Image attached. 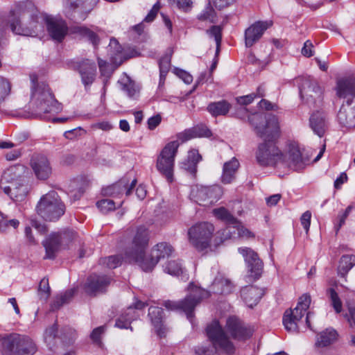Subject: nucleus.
I'll list each match as a JSON object with an SVG mask.
<instances>
[{
  "label": "nucleus",
  "instance_id": "55",
  "mask_svg": "<svg viewBox=\"0 0 355 355\" xmlns=\"http://www.w3.org/2000/svg\"><path fill=\"white\" fill-rule=\"evenodd\" d=\"M174 73L181 78L186 84H190L193 81L192 76L188 72L178 68L174 69Z\"/></svg>",
  "mask_w": 355,
  "mask_h": 355
},
{
  "label": "nucleus",
  "instance_id": "58",
  "mask_svg": "<svg viewBox=\"0 0 355 355\" xmlns=\"http://www.w3.org/2000/svg\"><path fill=\"white\" fill-rule=\"evenodd\" d=\"M160 8V4L159 2H157L154 4L152 9L150 10V12L148 13L145 19H144L146 22H151L153 21L155 17L157 15V12Z\"/></svg>",
  "mask_w": 355,
  "mask_h": 355
},
{
  "label": "nucleus",
  "instance_id": "37",
  "mask_svg": "<svg viewBox=\"0 0 355 355\" xmlns=\"http://www.w3.org/2000/svg\"><path fill=\"white\" fill-rule=\"evenodd\" d=\"M230 104L225 101L211 103L207 106L208 112L214 116L225 115L230 109Z\"/></svg>",
  "mask_w": 355,
  "mask_h": 355
},
{
  "label": "nucleus",
  "instance_id": "26",
  "mask_svg": "<svg viewBox=\"0 0 355 355\" xmlns=\"http://www.w3.org/2000/svg\"><path fill=\"white\" fill-rule=\"evenodd\" d=\"M336 96L340 98L347 100L355 98V80L343 78L337 81L336 87Z\"/></svg>",
  "mask_w": 355,
  "mask_h": 355
},
{
  "label": "nucleus",
  "instance_id": "9",
  "mask_svg": "<svg viewBox=\"0 0 355 355\" xmlns=\"http://www.w3.org/2000/svg\"><path fill=\"white\" fill-rule=\"evenodd\" d=\"M37 213L46 220H55L65 211V205L58 193L51 191L40 198L36 207Z\"/></svg>",
  "mask_w": 355,
  "mask_h": 355
},
{
  "label": "nucleus",
  "instance_id": "59",
  "mask_svg": "<svg viewBox=\"0 0 355 355\" xmlns=\"http://www.w3.org/2000/svg\"><path fill=\"white\" fill-rule=\"evenodd\" d=\"M159 71L168 72L171 67V58L168 55L162 57L159 62Z\"/></svg>",
  "mask_w": 355,
  "mask_h": 355
},
{
  "label": "nucleus",
  "instance_id": "19",
  "mask_svg": "<svg viewBox=\"0 0 355 355\" xmlns=\"http://www.w3.org/2000/svg\"><path fill=\"white\" fill-rule=\"evenodd\" d=\"M31 166L35 176L40 180H46L52 173L50 162L43 155H33L31 159Z\"/></svg>",
  "mask_w": 355,
  "mask_h": 355
},
{
  "label": "nucleus",
  "instance_id": "13",
  "mask_svg": "<svg viewBox=\"0 0 355 355\" xmlns=\"http://www.w3.org/2000/svg\"><path fill=\"white\" fill-rule=\"evenodd\" d=\"M223 193V188L219 185H196L191 188L190 198L200 205L207 206L217 202Z\"/></svg>",
  "mask_w": 355,
  "mask_h": 355
},
{
  "label": "nucleus",
  "instance_id": "49",
  "mask_svg": "<svg viewBox=\"0 0 355 355\" xmlns=\"http://www.w3.org/2000/svg\"><path fill=\"white\" fill-rule=\"evenodd\" d=\"M101 263L105 265L107 268L113 269L121 265V259L117 255H113L102 259Z\"/></svg>",
  "mask_w": 355,
  "mask_h": 355
},
{
  "label": "nucleus",
  "instance_id": "57",
  "mask_svg": "<svg viewBox=\"0 0 355 355\" xmlns=\"http://www.w3.org/2000/svg\"><path fill=\"white\" fill-rule=\"evenodd\" d=\"M311 213L310 211H305L301 216V224L305 230L306 234L308 233L311 225Z\"/></svg>",
  "mask_w": 355,
  "mask_h": 355
},
{
  "label": "nucleus",
  "instance_id": "7",
  "mask_svg": "<svg viewBox=\"0 0 355 355\" xmlns=\"http://www.w3.org/2000/svg\"><path fill=\"white\" fill-rule=\"evenodd\" d=\"M36 351L35 342L26 335L11 334L2 341L3 355H33Z\"/></svg>",
  "mask_w": 355,
  "mask_h": 355
},
{
  "label": "nucleus",
  "instance_id": "32",
  "mask_svg": "<svg viewBox=\"0 0 355 355\" xmlns=\"http://www.w3.org/2000/svg\"><path fill=\"white\" fill-rule=\"evenodd\" d=\"M264 295V291L257 286H245V305L250 309H253L257 305Z\"/></svg>",
  "mask_w": 355,
  "mask_h": 355
},
{
  "label": "nucleus",
  "instance_id": "3",
  "mask_svg": "<svg viewBox=\"0 0 355 355\" xmlns=\"http://www.w3.org/2000/svg\"><path fill=\"white\" fill-rule=\"evenodd\" d=\"M215 227L209 222H198L190 227L187 232L189 243L198 251H203L211 245L215 236ZM235 227H227L216 234L222 243L227 239L235 238Z\"/></svg>",
  "mask_w": 355,
  "mask_h": 355
},
{
  "label": "nucleus",
  "instance_id": "33",
  "mask_svg": "<svg viewBox=\"0 0 355 355\" xmlns=\"http://www.w3.org/2000/svg\"><path fill=\"white\" fill-rule=\"evenodd\" d=\"M310 125L313 132L320 137H322L325 132V117L320 112L313 113L310 117Z\"/></svg>",
  "mask_w": 355,
  "mask_h": 355
},
{
  "label": "nucleus",
  "instance_id": "47",
  "mask_svg": "<svg viewBox=\"0 0 355 355\" xmlns=\"http://www.w3.org/2000/svg\"><path fill=\"white\" fill-rule=\"evenodd\" d=\"M97 207L104 214L115 209V202L110 199H103L96 202Z\"/></svg>",
  "mask_w": 355,
  "mask_h": 355
},
{
  "label": "nucleus",
  "instance_id": "22",
  "mask_svg": "<svg viewBox=\"0 0 355 355\" xmlns=\"http://www.w3.org/2000/svg\"><path fill=\"white\" fill-rule=\"evenodd\" d=\"M345 102L338 113V121L343 127L352 129L355 128V107H351L352 98H348Z\"/></svg>",
  "mask_w": 355,
  "mask_h": 355
},
{
  "label": "nucleus",
  "instance_id": "12",
  "mask_svg": "<svg viewBox=\"0 0 355 355\" xmlns=\"http://www.w3.org/2000/svg\"><path fill=\"white\" fill-rule=\"evenodd\" d=\"M311 304V296L308 294L302 295L294 309L286 310L283 317V324L288 331L298 330V322L301 320Z\"/></svg>",
  "mask_w": 355,
  "mask_h": 355
},
{
  "label": "nucleus",
  "instance_id": "51",
  "mask_svg": "<svg viewBox=\"0 0 355 355\" xmlns=\"http://www.w3.org/2000/svg\"><path fill=\"white\" fill-rule=\"evenodd\" d=\"M39 295L41 298L46 300L50 295L49 279L43 278L39 284Z\"/></svg>",
  "mask_w": 355,
  "mask_h": 355
},
{
  "label": "nucleus",
  "instance_id": "40",
  "mask_svg": "<svg viewBox=\"0 0 355 355\" xmlns=\"http://www.w3.org/2000/svg\"><path fill=\"white\" fill-rule=\"evenodd\" d=\"M227 329L229 333L234 338H239L243 336V329L241 322L236 317H230L227 320Z\"/></svg>",
  "mask_w": 355,
  "mask_h": 355
},
{
  "label": "nucleus",
  "instance_id": "29",
  "mask_svg": "<svg viewBox=\"0 0 355 355\" xmlns=\"http://www.w3.org/2000/svg\"><path fill=\"white\" fill-rule=\"evenodd\" d=\"M209 136H211L210 130L205 125H200L184 130L178 134V137L182 141H185L195 137H208Z\"/></svg>",
  "mask_w": 355,
  "mask_h": 355
},
{
  "label": "nucleus",
  "instance_id": "16",
  "mask_svg": "<svg viewBox=\"0 0 355 355\" xmlns=\"http://www.w3.org/2000/svg\"><path fill=\"white\" fill-rule=\"evenodd\" d=\"M73 68L79 73L85 89L86 90L89 89L96 77L95 62L89 59H82L75 62Z\"/></svg>",
  "mask_w": 355,
  "mask_h": 355
},
{
  "label": "nucleus",
  "instance_id": "28",
  "mask_svg": "<svg viewBox=\"0 0 355 355\" xmlns=\"http://www.w3.org/2000/svg\"><path fill=\"white\" fill-rule=\"evenodd\" d=\"M62 236L59 233L51 234L43 241V245L46 250L45 259H54L56 252L60 248Z\"/></svg>",
  "mask_w": 355,
  "mask_h": 355
},
{
  "label": "nucleus",
  "instance_id": "31",
  "mask_svg": "<svg viewBox=\"0 0 355 355\" xmlns=\"http://www.w3.org/2000/svg\"><path fill=\"white\" fill-rule=\"evenodd\" d=\"M148 316L156 329L157 334L160 337L164 336L165 331L162 328L163 310L159 307L150 306L148 310Z\"/></svg>",
  "mask_w": 355,
  "mask_h": 355
},
{
  "label": "nucleus",
  "instance_id": "48",
  "mask_svg": "<svg viewBox=\"0 0 355 355\" xmlns=\"http://www.w3.org/2000/svg\"><path fill=\"white\" fill-rule=\"evenodd\" d=\"M79 33L90 41L92 44L96 46L98 43V37L97 35L86 27H80L78 30Z\"/></svg>",
  "mask_w": 355,
  "mask_h": 355
},
{
  "label": "nucleus",
  "instance_id": "54",
  "mask_svg": "<svg viewBox=\"0 0 355 355\" xmlns=\"http://www.w3.org/2000/svg\"><path fill=\"white\" fill-rule=\"evenodd\" d=\"M58 327L55 324H53L50 328L47 329L44 333L45 342L47 344L50 345L51 342L53 340V339H55V338L56 337Z\"/></svg>",
  "mask_w": 355,
  "mask_h": 355
},
{
  "label": "nucleus",
  "instance_id": "18",
  "mask_svg": "<svg viewBox=\"0 0 355 355\" xmlns=\"http://www.w3.org/2000/svg\"><path fill=\"white\" fill-rule=\"evenodd\" d=\"M300 92L302 98L307 103L322 101V89L313 79L304 80L300 88Z\"/></svg>",
  "mask_w": 355,
  "mask_h": 355
},
{
  "label": "nucleus",
  "instance_id": "44",
  "mask_svg": "<svg viewBox=\"0 0 355 355\" xmlns=\"http://www.w3.org/2000/svg\"><path fill=\"white\" fill-rule=\"evenodd\" d=\"M74 292L73 289H70L58 295L52 304L53 309H59L63 304L68 303L73 297Z\"/></svg>",
  "mask_w": 355,
  "mask_h": 355
},
{
  "label": "nucleus",
  "instance_id": "61",
  "mask_svg": "<svg viewBox=\"0 0 355 355\" xmlns=\"http://www.w3.org/2000/svg\"><path fill=\"white\" fill-rule=\"evenodd\" d=\"M313 45L310 40H307L304 42V46L302 49V54L307 58L313 55Z\"/></svg>",
  "mask_w": 355,
  "mask_h": 355
},
{
  "label": "nucleus",
  "instance_id": "5",
  "mask_svg": "<svg viewBox=\"0 0 355 355\" xmlns=\"http://www.w3.org/2000/svg\"><path fill=\"white\" fill-rule=\"evenodd\" d=\"M189 294L183 300L175 302L167 300L164 303L165 308L170 311H183L188 319L193 318V311L200 301L209 296V292L191 283L188 288Z\"/></svg>",
  "mask_w": 355,
  "mask_h": 355
},
{
  "label": "nucleus",
  "instance_id": "64",
  "mask_svg": "<svg viewBox=\"0 0 355 355\" xmlns=\"http://www.w3.org/2000/svg\"><path fill=\"white\" fill-rule=\"evenodd\" d=\"M236 0H212L215 7L218 9H223L232 4Z\"/></svg>",
  "mask_w": 355,
  "mask_h": 355
},
{
  "label": "nucleus",
  "instance_id": "52",
  "mask_svg": "<svg viewBox=\"0 0 355 355\" xmlns=\"http://www.w3.org/2000/svg\"><path fill=\"white\" fill-rule=\"evenodd\" d=\"M19 225V221L17 219H1L0 220V232H6L10 227L16 229Z\"/></svg>",
  "mask_w": 355,
  "mask_h": 355
},
{
  "label": "nucleus",
  "instance_id": "41",
  "mask_svg": "<svg viewBox=\"0 0 355 355\" xmlns=\"http://www.w3.org/2000/svg\"><path fill=\"white\" fill-rule=\"evenodd\" d=\"M212 214L215 218L227 224L236 225L237 223L236 218L223 207L214 209Z\"/></svg>",
  "mask_w": 355,
  "mask_h": 355
},
{
  "label": "nucleus",
  "instance_id": "8",
  "mask_svg": "<svg viewBox=\"0 0 355 355\" xmlns=\"http://www.w3.org/2000/svg\"><path fill=\"white\" fill-rule=\"evenodd\" d=\"M26 8H33L31 1L20 2L17 4V8L12 12V19H10V28L15 34L35 36L37 34L38 27L40 26L37 16L30 15L31 21L29 26H24L21 23L20 16L22 15L23 19H24L28 12L25 10Z\"/></svg>",
  "mask_w": 355,
  "mask_h": 355
},
{
  "label": "nucleus",
  "instance_id": "24",
  "mask_svg": "<svg viewBox=\"0 0 355 355\" xmlns=\"http://www.w3.org/2000/svg\"><path fill=\"white\" fill-rule=\"evenodd\" d=\"M44 20L51 37L58 42L62 41L67 32L65 22L51 17H46Z\"/></svg>",
  "mask_w": 355,
  "mask_h": 355
},
{
  "label": "nucleus",
  "instance_id": "11",
  "mask_svg": "<svg viewBox=\"0 0 355 355\" xmlns=\"http://www.w3.org/2000/svg\"><path fill=\"white\" fill-rule=\"evenodd\" d=\"M180 143L178 140L168 142L162 150L157 159V168L168 182L173 180V166Z\"/></svg>",
  "mask_w": 355,
  "mask_h": 355
},
{
  "label": "nucleus",
  "instance_id": "6",
  "mask_svg": "<svg viewBox=\"0 0 355 355\" xmlns=\"http://www.w3.org/2000/svg\"><path fill=\"white\" fill-rule=\"evenodd\" d=\"M248 121L262 139L268 141L271 138H279L280 127L276 116H267L263 113L256 112L248 116Z\"/></svg>",
  "mask_w": 355,
  "mask_h": 355
},
{
  "label": "nucleus",
  "instance_id": "36",
  "mask_svg": "<svg viewBox=\"0 0 355 355\" xmlns=\"http://www.w3.org/2000/svg\"><path fill=\"white\" fill-rule=\"evenodd\" d=\"M164 270L173 276L181 275V279L186 281L189 279L188 275L184 272L181 264L176 261H170L164 266Z\"/></svg>",
  "mask_w": 355,
  "mask_h": 355
},
{
  "label": "nucleus",
  "instance_id": "45",
  "mask_svg": "<svg viewBox=\"0 0 355 355\" xmlns=\"http://www.w3.org/2000/svg\"><path fill=\"white\" fill-rule=\"evenodd\" d=\"M210 37H214L216 44V53L219 51L222 40V29L219 26H212L207 31Z\"/></svg>",
  "mask_w": 355,
  "mask_h": 355
},
{
  "label": "nucleus",
  "instance_id": "35",
  "mask_svg": "<svg viewBox=\"0 0 355 355\" xmlns=\"http://www.w3.org/2000/svg\"><path fill=\"white\" fill-rule=\"evenodd\" d=\"M122 90L127 96L132 98H136L139 94V87L135 82L131 80L128 77L122 78L119 81Z\"/></svg>",
  "mask_w": 355,
  "mask_h": 355
},
{
  "label": "nucleus",
  "instance_id": "60",
  "mask_svg": "<svg viewBox=\"0 0 355 355\" xmlns=\"http://www.w3.org/2000/svg\"><path fill=\"white\" fill-rule=\"evenodd\" d=\"M349 314H345V317L347 319V321L351 327H355V305L348 304Z\"/></svg>",
  "mask_w": 355,
  "mask_h": 355
},
{
  "label": "nucleus",
  "instance_id": "23",
  "mask_svg": "<svg viewBox=\"0 0 355 355\" xmlns=\"http://www.w3.org/2000/svg\"><path fill=\"white\" fill-rule=\"evenodd\" d=\"M147 305L148 304L141 301L136 302L134 306H129L125 311L120 315L116 321L115 326L120 329L131 328V322L136 320L139 316L137 310L142 309Z\"/></svg>",
  "mask_w": 355,
  "mask_h": 355
},
{
  "label": "nucleus",
  "instance_id": "10",
  "mask_svg": "<svg viewBox=\"0 0 355 355\" xmlns=\"http://www.w3.org/2000/svg\"><path fill=\"white\" fill-rule=\"evenodd\" d=\"M279 138H271L266 141L262 139L256 153V159L257 162L263 166H280L282 159V152L276 146V141Z\"/></svg>",
  "mask_w": 355,
  "mask_h": 355
},
{
  "label": "nucleus",
  "instance_id": "15",
  "mask_svg": "<svg viewBox=\"0 0 355 355\" xmlns=\"http://www.w3.org/2000/svg\"><path fill=\"white\" fill-rule=\"evenodd\" d=\"M263 272V262L257 252L245 248V279L250 282L259 279Z\"/></svg>",
  "mask_w": 355,
  "mask_h": 355
},
{
  "label": "nucleus",
  "instance_id": "14",
  "mask_svg": "<svg viewBox=\"0 0 355 355\" xmlns=\"http://www.w3.org/2000/svg\"><path fill=\"white\" fill-rule=\"evenodd\" d=\"M308 159H305L301 153L297 144L293 142L288 146L287 152L282 153L280 168H291L295 171L302 169Z\"/></svg>",
  "mask_w": 355,
  "mask_h": 355
},
{
  "label": "nucleus",
  "instance_id": "63",
  "mask_svg": "<svg viewBox=\"0 0 355 355\" xmlns=\"http://www.w3.org/2000/svg\"><path fill=\"white\" fill-rule=\"evenodd\" d=\"M104 327H98L93 330L91 334V338L95 343H99L101 334L104 332Z\"/></svg>",
  "mask_w": 355,
  "mask_h": 355
},
{
  "label": "nucleus",
  "instance_id": "21",
  "mask_svg": "<svg viewBox=\"0 0 355 355\" xmlns=\"http://www.w3.org/2000/svg\"><path fill=\"white\" fill-rule=\"evenodd\" d=\"M271 26V21H257L245 29V47H250L257 42Z\"/></svg>",
  "mask_w": 355,
  "mask_h": 355
},
{
  "label": "nucleus",
  "instance_id": "4",
  "mask_svg": "<svg viewBox=\"0 0 355 355\" xmlns=\"http://www.w3.org/2000/svg\"><path fill=\"white\" fill-rule=\"evenodd\" d=\"M207 335L212 342L214 346L205 347H199L196 349V355H218L216 347H219L227 354H231L234 351V347L228 340L222 327L217 320H214L206 329Z\"/></svg>",
  "mask_w": 355,
  "mask_h": 355
},
{
  "label": "nucleus",
  "instance_id": "27",
  "mask_svg": "<svg viewBox=\"0 0 355 355\" xmlns=\"http://www.w3.org/2000/svg\"><path fill=\"white\" fill-rule=\"evenodd\" d=\"M136 180H133L131 184L128 186V181L125 179L121 180L118 182L103 189V194L109 196H117L125 191L126 195L131 193L132 189L135 187Z\"/></svg>",
  "mask_w": 355,
  "mask_h": 355
},
{
  "label": "nucleus",
  "instance_id": "39",
  "mask_svg": "<svg viewBox=\"0 0 355 355\" xmlns=\"http://www.w3.org/2000/svg\"><path fill=\"white\" fill-rule=\"evenodd\" d=\"M355 265V255L346 254L342 256L338 268V273L344 277Z\"/></svg>",
  "mask_w": 355,
  "mask_h": 355
},
{
  "label": "nucleus",
  "instance_id": "56",
  "mask_svg": "<svg viewBox=\"0 0 355 355\" xmlns=\"http://www.w3.org/2000/svg\"><path fill=\"white\" fill-rule=\"evenodd\" d=\"M259 105L260 108L267 111H277L279 109V107L277 104L272 103L266 99L261 100L259 103Z\"/></svg>",
  "mask_w": 355,
  "mask_h": 355
},
{
  "label": "nucleus",
  "instance_id": "2",
  "mask_svg": "<svg viewBox=\"0 0 355 355\" xmlns=\"http://www.w3.org/2000/svg\"><path fill=\"white\" fill-rule=\"evenodd\" d=\"M30 77L33 83L30 107L36 117L49 121L51 118L46 114H58L62 110V105L47 85L42 83L35 85L37 76L31 74Z\"/></svg>",
  "mask_w": 355,
  "mask_h": 355
},
{
  "label": "nucleus",
  "instance_id": "42",
  "mask_svg": "<svg viewBox=\"0 0 355 355\" xmlns=\"http://www.w3.org/2000/svg\"><path fill=\"white\" fill-rule=\"evenodd\" d=\"M198 19L202 21L215 23L216 21V13L209 2L202 12L198 15Z\"/></svg>",
  "mask_w": 355,
  "mask_h": 355
},
{
  "label": "nucleus",
  "instance_id": "30",
  "mask_svg": "<svg viewBox=\"0 0 355 355\" xmlns=\"http://www.w3.org/2000/svg\"><path fill=\"white\" fill-rule=\"evenodd\" d=\"M201 159L202 157L198 150L192 149L189 151L187 159L182 162L181 167L195 176L197 172V164Z\"/></svg>",
  "mask_w": 355,
  "mask_h": 355
},
{
  "label": "nucleus",
  "instance_id": "17",
  "mask_svg": "<svg viewBox=\"0 0 355 355\" xmlns=\"http://www.w3.org/2000/svg\"><path fill=\"white\" fill-rule=\"evenodd\" d=\"M9 174L5 173L1 180V188L5 193L10 197L14 201H22L27 194V187L20 180H15L9 183V185L3 186V181H8Z\"/></svg>",
  "mask_w": 355,
  "mask_h": 355
},
{
  "label": "nucleus",
  "instance_id": "20",
  "mask_svg": "<svg viewBox=\"0 0 355 355\" xmlns=\"http://www.w3.org/2000/svg\"><path fill=\"white\" fill-rule=\"evenodd\" d=\"M110 277L105 275L93 274L90 275L85 284L86 292L90 295L103 293L110 285Z\"/></svg>",
  "mask_w": 355,
  "mask_h": 355
},
{
  "label": "nucleus",
  "instance_id": "53",
  "mask_svg": "<svg viewBox=\"0 0 355 355\" xmlns=\"http://www.w3.org/2000/svg\"><path fill=\"white\" fill-rule=\"evenodd\" d=\"M353 207L352 205H349L343 213L338 214V223L335 224V228L336 231H338L340 228L345 224V220L348 217Z\"/></svg>",
  "mask_w": 355,
  "mask_h": 355
},
{
  "label": "nucleus",
  "instance_id": "34",
  "mask_svg": "<svg viewBox=\"0 0 355 355\" xmlns=\"http://www.w3.org/2000/svg\"><path fill=\"white\" fill-rule=\"evenodd\" d=\"M213 292L216 293H229L232 291L234 286L230 280L220 276L215 278L212 284Z\"/></svg>",
  "mask_w": 355,
  "mask_h": 355
},
{
  "label": "nucleus",
  "instance_id": "50",
  "mask_svg": "<svg viewBox=\"0 0 355 355\" xmlns=\"http://www.w3.org/2000/svg\"><path fill=\"white\" fill-rule=\"evenodd\" d=\"M168 1L173 6L185 12L190 10L193 4V0H168Z\"/></svg>",
  "mask_w": 355,
  "mask_h": 355
},
{
  "label": "nucleus",
  "instance_id": "43",
  "mask_svg": "<svg viewBox=\"0 0 355 355\" xmlns=\"http://www.w3.org/2000/svg\"><path fill=\"white\" fill-rule=\"evenodd\" d=\"M327 295L336 313H340L343 310V303L338 293L333 288H329L327 290Z\"/></svg>",
  "mask_w": 355,
  "mask_h": 355
},
{
  "label": "nucleus",
  "instance_id": "46",
  "mask_svg": "<svg viewBox=\"0 0 355 355\" xmlns=\"http://www.w3.org/2000/svg\"><path fill=\"white\" fill-rule=\"evenodd\" d=\"M10 91V83L7 80L0 78V105L7 99Z\"/></svg>",
  "mask_w": 355,
  "mask_h": 355
},
{
  "label": "nucleus",
  "instance_id": "25",
  "mask_svg": "<svg viewBox=\"0 0 355 355\" xmlns=\"http://www.w3.org/2000/svg\"><path fill=\"white\" fill-rule=\"evenodd\" d=\"M240 167L238 159L235 157L225 162L223 166L220 181L224 184L233 183L236 180V175Z\"/></svg>",
  "mask_w": 355,
  "mask_h": 355
},
{
  "label": "nucleus",
  "instance_id": "1",
  "mask_svg": "<svg viewBox=\"0 0 355 355\" xmlns=\"http://www.w3.org/2000/svg\"><path fill=\"white\" fill-rule=\"evenodd\" d=\"M134 235L132 243L125 252V259L130 263H137L145 272L151 271L159 259L169 257L172 252L171 245L161 243L151 250L150 257L145 255L149 241L148 229L140 225L133 230Z\"/></svg>",
  "mask_w": 355,
  "mask_h": 355
},
{
  "label": "nucleus",
  "instance_id": "38",
  "mask_svg": "<svg viewBox=\"0 0 355 355\" xmlns=\"http://www.w3.org/2000/svg\"><path fill=\"white\" fill-rule=\"evenodd\" d=\"M338 334L333 329H327L318 338L316 344L320 347H326L333 343L337 339Z\"/></svg>",
  "mask_w": 355,
  "mask_h": 355
},
{
  "label": "nucleus",
  "instance_id": "62",
  "mask_svg": "<svg viewBox=\"0 0 355 355\" xmlns=\"http://www.w3.org/2000/svg\"><path fill=\"white\" fill-rule=\"evenodd\" d=\"M98 64L101 75L105 76H110V73L108 71L109 65L107 62L101 58H98Z\"/></svg>",
  "mask_w": 355,
  "mask_h": 355
}]
</instances>
